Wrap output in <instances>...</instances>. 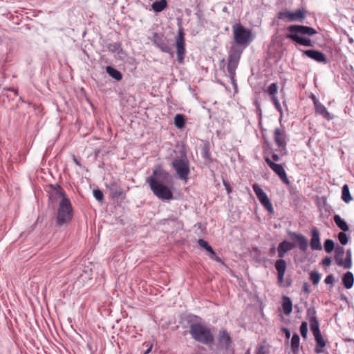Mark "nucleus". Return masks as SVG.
<instances>
[{"mask_svg": "<svg viewBox=\"0 0 354 354\" xmlns=\"http://www.w3.org/2000/svg\"><path fill=\"white\" fill-rule=\"evenodd\" d=\"M287 30L289 31V33L286 35L287 38L304 46H313V42L310 39L299 36V34L310 36L314 35L317 34V31L314 28L302 25H291L287 28Z\"/></svg>", "mask_w": 354, "mask_h": 354, "instance_id": "nucleus-1", "label": "nucleus"}, {"mask_svg": "<svg viewBox=\"0 0 354 354\" xmlns=\"http://www.w3.org/2000/svg\"><path fill=\"white\" fill-rule=\"evenodd\" d=\"M189 333L196 341L203 344H210L214 342V335L211 330L201 324L195 323L192 324Z\"/></svg>", "mask_w": 354, "mask_h": 354, "instance_id": "nucleus-2", "label": "nucleus"}, {"mask_svg": "<svg viewBox=\"0 0 354 354\" xmlns=\"http://www.w3.org/2000/svg\"><path fill=\"white\" fill-rule=\"evenodd\" d=\"M73 217V209L68 198H62L59 203L56 222L58 226L69 223Z\"/></svg>", "mask_w": 354, "mask_h": 354, "instance_id": "nucleus-3", "label": "nucleus"}, {"mask_svg": "<svg viewBox=\"0 0 354 354\" xmlns=\"http://www.w3.org/2000/svg\"><path fill=\"white\" fill-rule=\"evenodd\" d=\"M147 183L153 194L159 199L169 201L173 198V193L170 188L159 180H156V178H148Z\"/></svg>", "mask_w": 354, "mask_h": 354, "instance_id": "nucleus-4", "label": "nucleus"}, {"mask_svg": "<svg viewBox=\"0 0 354 354\" xmlns=\"http://www.w3.org/2000/svg\"><path fill=\"white\" fill-rule=\"evenodd\" d=\"M234 39L239 45H248L252 39V31L239 24L232 26Z\"/></svg>", "mask_w": 354, "mask_h": 354, "instance_id": "nucleus-5", "label": "nucleus"}, {"mask_svg": "<svg viewBox=\"0 0 354 354\" xmlns=\"http://www.w3.org/2000/svg\"><path fill=\"white\" fill-rule=\"evenodd\" d=\"M172 167L176 171L179 178L185 183L187 182L188 176L190 173L189 163L187 158H176L171 163Z\"/></svg>", "mask_w": 354, "mask_h": 354, "instance_id": "nucleus-6", "label": "nucleus"}, {"mask_svg": "<svg viewBox=\"0 0 354 354\" xmlns=\"http://www.w3.org/2000/svg\"><path fill=\"white\" fill-rule=\"evenodd\" d=\"M252 189L257 197L264 208L270 214H274V208L267 194L263 191L257 183L252 185Z\"/></svg>", "mask_w": 354, "mask_h": 354, "instance_id": "nucleus-7", "label": "nucleus"}, {"mask_svg": "<svg viewBox=\"0 0 354 354\" xmlns=\"http://www.w3.org/2000/svg\"><path fill=\"white\" fill-rule=\"evenodd\" d=\"M175 44L176 48L178 61L180 64H182L183 62L184 56L186 53L185 34L183 28L178 29V35L175 39Z\"/></svg>", "mask_w": 354, "mask_h": 354, "instance_id": "nucleus-8", "label": "nucleus"}, {"mask_svg": "<svg viewBox=\"0 0 354 354\" xmlns=\"http://www.w3.org/2000/svg\"><path fill=\"white\" fill-rule=\"evenodd\" d=\"M306 15V12L304 9H299L295 12L286 11L279 12L278 13L279 19L286 18L288 21H302Z\"/></svg>", "mask_w": 354, "mask_h": 354, "instance_id": "nucleus-9", "label": "nucleus"}, {"mask_svg": "<svg viewBox=\"0 0 354 354\" xmlns=\"http://www.w3.org/2000/svg\"><path fill=\"white\" fill-rule=\"evenodd\" d=\"M265 161L270 168L279 177L283 183L288 185L290 180L287 177L286 172L281 165L277 164L272 161L270 158L266 157Z\"/></svg>", "mask_w": 354, "mask_h": 354, "instance_id": "nucleus-10", "label": "nucleus"}, {"mask_svg": "<svg viewBox=\"0 0 354 354\" xmlns=\"http://www.w3.org/2000/svg\"><path fill=\"white\" fill-rule=\"evenodd\" d=\"M240 56V53L236 51L231 52L229 55L227 70L232 80H234L235 77L236 69L239 62Z\"/></svg>", "mask_w": 354, "mask_h": 354, "instance_id": "nucleus-11", "label": "nucleus"}, {"mask_svg": "<svg viewBox=\"0 0 354 354\" xmlns=\"http://www.w3.org/2000/svg\"><path fill=\"white\" fill-rule=\"evenodd\" d=\"M306 316L310 323V330L314 335L320 333L319 322L316 316V310L314 308H310L307 310Z\"/></svg>", "mask_w": 354, "mask_h": 354, "instance_id": "nucleus-12", "label": "nucleus"}, {"mask_svg": "<svg viewBox=\"0 0 354 354\" xmlns=\"http://www.w3.org/2000/svg\"><path fill=\"white\" fill-rule=\"evenodd\" d=\"M274 140L281 151H286V133L283 128H276L274 129Z\"/></svg>", "mask_w": 354, "mask_h": 354, "instance_id": "nucleus-13", "label": "nucleus"}, {"mask_svg": "<svg viewBox=\"0 0 354 354\" xmlns=\"http://www.w3.org/2000/svg\"><path fill=\"white\" fill-rule=\"evenodd\" d=\"M153 41L154 44L159 48L162 52L170 53L171 48L168 45L167 39L163 37L162 35L158 33H154Z\"/></svg>", "mask_w": 354, "mask_h": 354, "instance_id": "nucleus-14", "label": "nucleus"}, {"mask_svg": "<svg viewBox=\"0 0 354 354\" xmlns=\"http://www.w3.org/2000/svg\"><path fill=\"white\" fill-rule=\"evenodd\" d=\"M304 53L309 58L314 59L317 62L324 64L327 62V58L326 55L320 51L310 49L304 50Z\"/></svg>", "mask_w": 354, "mask_h": 354, "instance_id": "nucleus-15", "label": "nucleus"}, {"mask_svg": "<svg viewBox=\"0 0 354 354\" xmlns=\"http://www.w3.org/2000/svg\"><path fill=\"white\" fill-rule=\"evenodd\" d=\"M275 268L277 271V280L279 284L283 283L284 274L286 270V263L283 259H278L275 262Z\"/></svg>", "mask_w": 354, "mask_h": 354, "instance_id": "nucleus-16", "label": "nucleus"}, {"mask_svg": "<svg viewBox=\"0 0 354 354\" xmlns=\"http://www.w3.org/2000/svg\"><path fill=\"white\" fill-rule=\"evenodd\" d=\"M49 198L51 201L57 200L61 198H67L63 189L59 185H50L49 189Z\"/></svg>", "mask_w": 354, "mask_h": 354, "instance_id": "nucleus-17", "label": "nucleus"}, {"mask_svg": "<svg viewBox=\"0 0 354 354\" xmlns=\"http://www.w3.org/2000/svg\"><path fill=\"white\" fill-rule=\"evenodd\" d=\"M289 234L293 241L298 243L299 248L301 251L306 252L307 250L308 240L304 235L296 232H290Z\"/></svg>", "mask_w": 354, "mask_h": 354, "instance_id": "nucleus-18", "label": "nucleus"}, {"mask_svg": "<svg viewBox=\"0 0 354 354\" xmlns=\"http://www.w3.org/2000/svg\"><path fill=\"white\" fill-rule=\"evenodd\" d=\"M313 102H314V105H315V111L317 114L322 115L324 118H326L328 120L333 119V116H331V115L328 111L326 108L322 104H321L316 99L315 97H313Z\"/></svg>", "mask_w": 354, "mask_h": 354, "instance_id": "nucleus-19", "label": "nucleus"}, {"mask_svg": "<svg viewBox=\"0 0 354 354\" xmlns=\"http://www.w3.org/2000/svg\"><path fill=\"white\" fill-rule=\"evenodd\" d=\"M310 245L312 250H322V246L320 244L319 232L317 228H313L311 230V239L310 241Z\"/></svg>", "mask_w": 354, "mask_h": 354, "instance_id": "nucleus-20", "label": "nucleus"}, {"mask_svg": "<svg viewBox=\"0 0 354 354\" xmlns=\"http://www.w3.org/2000/svg\"><path fill=\"white\" fill-rule=\"evenodd\" d=\"M169 177V174L164 170L160 165H156L153 169V176L150 178H156V180H162L167 181Z\"/></svg>", "mask_w": 354, "mask_h": 354, "instance_id": "nucleus-21", "label": "nucleus"}, {"mask_svg": "<svg viewBox=\"0 0 354 354\" xmlns=\"http://www.w3.org/2000/svg\"><path fill=\"white\" fill-rule=\"evenodd\" d=\"M294 247V245L288 241H283L281 243H280L277 248L279 257H284L286 253L288 251L292 250Z\"/></svg>", "mask_w": 354, "mask_h": 354, "instance_id": "nucleus-22", "label": "nucleus"}, {"mask_svg": "<svg viewBox=\"0 0 354 354\" xmlns=\"http://www.w3.org/2000/svg\"><path fill=\"white\" fill-rule=\"evenodd\" d=\"M219 343L227 348L232 342L230 334L226 330H221L218 337Z\"/></svg>", "mask_w": 354, "mask_h": 354, "instance_id": "nucleus-23", "label": "nucleus"}, {"mask_svg": "<svg viewBox=\"0 0 354 354\" xmlns=\"http://www.w3.org/2000/svg\"><path fill=\"white\" fill-rule=\"evenodd\" d=\"M282 308L286 315H289L292 310V303L288 296L282 297Z\"/></svg>", "mask_w": 354, "mask_h": 354, "instance_id": "nucleus-24", "label": "nucleus"}, {"mask_svg": "<svg viewBox=\"0 0 354 354\" xmlns=\"http://www.w3.org/2000/svg\"><path fill=\"white\" fill-rule=\"evenodd\" d=\"M314 337L317 343V346L315 348L316 353H322L324 351V348L326 346V341L324 339L321 333L314 335Z\"/></svg>", "mask_w": 354, "mask_h": 354, "instance_id": "nucleus-25", "label": "nucleus"}, {"mask_svg": "<svg viewBox=\"0 0 354 354\" xmlns=\"http://www.w3.org/2000/svg\"><path fill=\"white\" fill-rule=\"evenodd\" d=\"M342 281L344 287L346 289L352 288L354 282L353 274L351 272H347L342 277Z\"/></svg>", "mask_w": 354, "mask_h": 354, "instance_id": "nucleus-26", "label": "nucleus"}, {"mask_svg": "<svg viewBox=\"0 0 354 354\" xmlns=\"http://www.w3.org/2000/svg\"><path fill=\"white\" fill-rule=\"evenodd\" d=\"M300 338L298 334H293L291 339L290 346L294 354H298L299 350Z\"/></svg>", "mask_w": 354, "mask_h": 354, "instance_id": "nucleus-27", "label": "nucleus"}, {"mask_svg": "<svg viewBox=\"0 0 354 354\" xmlns=\"http://www.w3.org/2000/svg\"><path fill=\"white\" fill-rule=\"evenodd\" d=\"M334 221L337 226L341 229L343 232H347L349 230V227L346 222L343 220L339 215H335L334 216Z\"/></svg>", "mask_w": 354, "mask_h": 354, "instance_id": "nucleus-28", "label": "nucleus"}, {"mask_svg": "<svg viewBox=\"0 0 354 354\" xmlns=\"http://www.w3.org/2000/svg\"><path fill=\"white\" fill-rule=\"evenodd\" d=\"M167 6V0H160L154 1L152 5L151 8L153 11L156 12H160L162 11L164 9H165Z\"/></svg>", "mask_w": 354, "mask_h": 354, "instance_id": "nucleus-29", "label": "nucleus"}, {"mask_svg": "<svg viewBox=\"0 0 354 354\" xmlns=\"http://www.w3.org/2000/svg\"><path fill=\"white\" fill-rule=\"evenodd\" d=\"M337 265L343 267L344 268L348 269L352 266V259H351V254L350 251H348L346 253V257L345 259H342L337 263Z\"/></svg>", "mask_w": 354, "mask_h": 354, "instance_id": "nucleus-30", "label": "nucleus"}, {"mask_svg": "<svg viewBox=\"0 0 354 354\" xmlns=\"http://www.w3.org/2000/svg\"><path fill=\"white\" fill-rule=\"evenodd\" d=\"M106 71L111 77L118 81L121 80L122 78V73L112 66H106Z\"/></svg>", "mask_w": 354, "mask_h": 354, "instance_id": "nucleus-31", "label": "nucleus"}, {"mask_svg": "<svg viewBox=\"0 0 354 354\" xmlns=\"http://www.w3.org/2000/svg\"><path fill=\"white\" fill-rule=\"evenodd\" d=\"M342 198L346 203H348L353 199L350 194L348 185L347 184H345L342 187Z\"/></svg>", "mask_w": 354, "mask_h": 354, "instance_id": "nucleus-32", "label": "nucleus"}, {"mask_svg": "<svg viewBox=\"0 0 354 354\" xmlns=\"http://www.w3.org/2000/svg\"><path fill=\"white\" fill-rule=\"evenodd\" d=\"M174 124L178 129H183L185 125V118L183 114H176L174 117Z\"/></svg>", "mask_w": 354, "mask_h": 354, "instance_id": "nucleus-33", "label": "nucleus"}, {"mask_svg": "<svg viewBox=\"0 0 354 354\" xmlns=\"http://www.w3.org/2000/svg\"><path fill=\"white\" fill-rule=\"evenodd\" d=\"M111 195L113 198H124L125 196L124 192L122 188L115 187L111 189Z\"/></svg>", "mask_w": 354, "mask_h": 354, "instance_id": "nucleus-34", "label": "nucleus"}, {"mask_svg": "<svg viewBox=\"0 0 354 354\" xmlns=\"http://www.w3.org/2000/svg\"><path fill=\"white\" fill-rule=\"evenodd\" d=\"M278 91V86L276 83L271 84L267 90L268 93L270 96L271 99H275L277 98V93Z\"/></svg>", "mask_w": 354, "mask_h": 354, "instance_id": "nucleus-35", "label": "nucleus"}, {"mask_svg": "<svg viewBox=\"0 0 354 354\" xmlns=\"http://www.w3.org/2000/svg\"><path fill=\"white\" fill-rule=\"evenodd\" d=\"M344 255V248L342 247H339L335 250V259L337 263L343 259Z\"/></svg>", "mask_w": 354, "mask_h": 354, "instance_id": "nucleus-36", "label": "nucleus"}, {"mask_svg": "<svg viewBox=\"0 0 354 354\" xmlns=\"http://www.w3.org/2000/svg\"><path fill=\"white\" fill-rule=\"evenodd\" d=\"M310 279L312 281L313 283L316 286L319 283L321 279V276L317 272L312 271L310 273Z\"/></svg>", "mask_w": 354, "mask_h": 354, "instance_id": "nucleus-37", "label": "nucleus"}, {"mask_svg": "<svg viewBox=\"0 0 354 354\" xmlns=\"http://www.w3.org/2000/svg\"><path fill=\"white\" fill-rule=\"evenodd\" d=\"M324 249L326 252L330 253L334 249V242L331 239H327L324 242Z\"/></svg>", "mask_w": 354, "mask_h": 354, "instance_id": "nucleus-38", "label": "nucleus"}, {"mask_svg": "<svg viewBox=\"0 0 354 354\" xmlns=\"http://www.w3.org/2000/svg\"><path fill=\"white\" fill-rule=\"evenodd\" d=\"M300 333L303 338L306 339L308 334V324L306 322H303L300 326Z\"/></svg>", "mask_w": 354, "mask_h": 354, "instance_id": "nucleus-39", "label": "nucleus"}, {"mask_svg": "<svg viewBox=\"0 0 354 354\" xmlns=\"http://www.w3.org/2000/svg\"><path fill=\"white\" fill-rule=\"evenodd\" d=\"M338 239L342 245H346L348 242V236L343 232L338 234Z\"/></svg>", "mask_w": 354, "mask_h": 354, "instance_id": "nucleus-40", "label": "nucleus"}, {"mask_svg": "<svg viewBox=\"0 0 354 354\" xmlns=\"http://www.w3.org/2000/svg\"><path fill=\"white\" fill-rule=\"evenodd\" d=\"M93 196L99 201H102L104 198L103 193L100 189L93 190Z\"/></svg>", "mask_w": 354, "mask_h": 354, "instance_id": "nucleus-41", "label": "nucleus"}, {"mask_svg": "<svg viewBox=\"0 0 354 354\" xmlns=\"http://www.w3.org/2000/svg\"><path fill=\"white\" fill-rule=\"evenodd\" d=\"M198 243L201 248H204L205 250H206L209 245L206 241L202 239H198Z\"/></svg>", "mask_w": 354, "mask_h": 354, "instance_id": "nucleus-42", "label": "nucleus"}, {"mask_svg": "<svg viewBox=\"0 0 354 354\" xmlns=\"http://www.w3.org/2000/svg\"><path fill=\"white\" fill-rule=\"evenodd\" d=\"M272 101L273 102V104H274L276 109L279 112H281L282 110H281V105H280V103H279V101L278 98L273 99V100H272Z\"/></svg>", "mask_w": 354, "mask_h": 354, "instance_id": "nucleus-43", "label": "nucleus"}, {"mask_svg": "<svg viewBox=\"0 0 354 354\" xmlns=\"http://www.w3.org/2000/svg\"><path fill=\"white\" fill-rule=\"evenodd\" d=\"M209 257L212 259L217 261L218 263H220L221 264H224L223 261L218 256H217L215 253L214 254H212V255H210Z\"/></svg>", "mask_w": 354, "mask_h": 354, "instance_id": "nucleus-44", "label": "nucleus"}, {"mask_svg": "<svg viewBox=\"0 0 354 354\" xmlns=\"http://www.w3.org/2000/svg\"><path fill=\"white\" fill-rule=\"evenodd\" d=\"M333 281H334V277L332 274L328 275L324 280V282L326 284H332L333 283Z\"/></svg>", "mask_w": 354, "mask_h": 354, "instance_id": "nucleus-45", "label": "nucleus"}, {"mask_svg": "<svg viewBox=\"0 0 354 354\" xmlns=\"http://www.w3.org/2000/svg\"><path fill=\"white\" fill-rule=\"evenodd\" d=\"M331 258L327 257L322 260V264L325 266H329L331 264Z\"/></svg>", "mask_w": 354, "mask_h": 354, "instance_id": "nucleus-46", "label": "nucleus"}, {"mask_svg": "<svg viewBox=\"0 0 354 354\" xmlns=\"http://www.w3.org/2000/svg\"><path fill=\"white\" fill-rule=\"evenodd\" d=\"M282 330L283 331L286 338L289 339L290 337V332L287 328H283Z\"/></svg>", "mask_w": 354, "mask_h": 354, "instance_id": "nucleus-47", "label": "nucleus"}, {"mask_svg": "<svg viewBox=\"0 0 354 354\" xmlns=\"http://www.w3.org/2000/svg\"><path fill=\"white\" fill-rule=\"evenodd\" d=\"M303 290L304 291L307 293V294H309L310 290L309 289V285L308 283H304V285H303Z\"/></svg>", "mask_w": 354, "mask_h": 354, "instance_id": "nucleus-48", "label": "nucleus"}, {"mask_svg": "<svg viewBox=\"0 0 354 354\" xmlns=\"http://www.w3.org/2000/svg\"><path fill=\"white\" fill-rule=\"evenodd\" d=\"M225 187V189L227 192L228 194H230L232 192V187L231 186L226 182L224 181L223 183Z\"/></svg>", "mask_w": 354, "mask_h": 354, "instance_id": "nucleus-49", "label": "nucleus"}, {"mask_svg": "<svg viewBox=\"0 0 354 354\" xmlns=\"http://www.w3.org/2000/svg\"><path fill=\"white\" fill-rule=\"evenodd\" d=\"M257 354H266L264 347L260 346Z\"/></svg>", "mask_w": 354, "mask_h": 354, "instance_id": "nucleus-50", "label": "nucleus"}, {"mask_svg": "<svg viewBox=\"0 0 354 354\" xmlns=\"http://www.w3.org/2000/svg\"><path fill=\"white\" fill-rule=\"evenodd\" d=\"M206 250L209 253V256L214 254L215 252L213 250L212 248L209 245Z\"/></svg>", "mask_w": 354, "mask_h": 354, "instance_id": "nucleus-51", "label": "nucleus"}, {"mask_svg": "<svg viewBox=\"0 0 354 354\" xmlns=\"http://www.w3.org/2000/svg\"><path fill=\"white\" fill-rule=\"evenodd\" d=\"M272 158L274 161H279V156L276 154V153H273L272 156Z\"/></svg>", "mask_w": 354, "mask_h": 354, "instance_id": "nucleus-52", "label": "nucleus"}, {"mask_svg": "<svg viewBox=\"0 0 354 354\" xmlns=\"http://www.w3.org/2000/svg\"><path fill=\"white\" fill-rule=\"evenodd\" d=\"M73 161H74V162L75 163L76 165H77L80 167H82L81 163L80 162V161L75 157L73 158Z\"/></svg>", "mask_w": 354, "mask_h": 354, "instance_id": "nucleus-53", "label": "nucleus"}, {"mask_svg": "<svg viewBox=\"0 0 354 354\" xmlns=\"http://www.w3.org/2000/svg\"><path fill=\"white\" fill-rule=\"evenodd\" d=\"M275 253V248H272L270 249V254H274Z\"/></svg>", "mask_w": 354, "mask_h": 354, "instance_id": "nucleus-54", "label": "nucleus"}, {"mask_svg": "<svg viewBox=\"0 0 354 354\" xmlns=\"http://www.w3.org/2000/svg\"><path fill=\"white\" fill-rule=\"evenodd\" d=\"M151 351V348H148L145 354H148Z\"/></svg>", "mask_w": 354, "mask_h": 354, "instance_id": "nucleus-55", "label": "nucleus"}, {"mask_svg": "<svg viewBox=\"0 0 354 354\" xmlns=\"http://www.w3.org/2000/svg\"><path fill=\"white\" fill-rule=\"evenodd\" d=\"M245 354H250V351L248 350Z\"/></svg>", "mask_w": 354, "mask_h": 354, "instance_id": "nucleus-56", "label": "nucleus"}]
</instances>
